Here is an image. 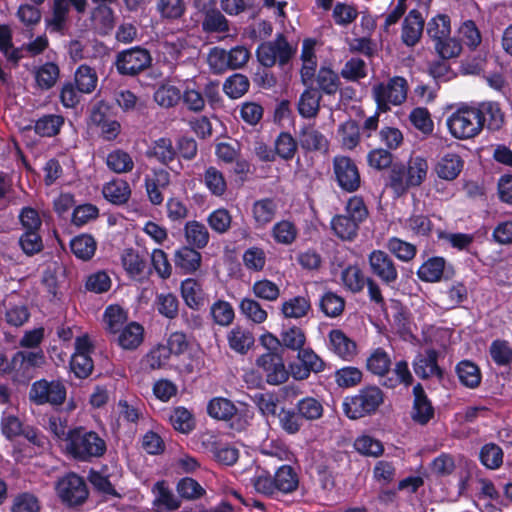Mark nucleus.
<instances>
[{
  "mask_svg": "<svg viewBox=\"0 0 512 512\" xmlns=\"http://www.w3.org/2000/svg\"><path fill=\"white\" fill-rule=\"evenodd\" d=\"M439 353L436 349L430 348L425 351V355H419L414 362V371L422 379H428L436 376L443 378L444 371L438 365Z\"/></svg>",
  "mask_w": 512,
  "mask_h": 512,
  "instance_id": "4be33fe9",
  "label": "nucleus"
},
{
  "mask_svg": "<svg viewBox=\"0 0 512 512\" xmlns=\"http://www.w3.org/2000/svg\"><path fill=\"white\" fill-rule=\"evenodd\" d=\"M169 422L174 430L182 434H189L196 427L194 415L183 406H178L171 410Z\"/></svg>",
  "mask_w": 512,
  "mask_h": 512,
  "instance_id": "e433bc0d",
  "label": "nucleus"
},
{
  "mask_svg": "<svg viewBox=\"0 0 512 512\" xmlns=\"http://www.w3.org/2000/svg\"><path fill=\"white\" fill-rule=\"evenodd\" d=\"M89 124L95 127L105 141L115 140L121 132L113 104L105 100L96 102L89 114Z\"/></svg>",
  "mask_w": 512,
  "mask_h": 512,
  "instance_id": "423d86ee",
  "label": "nucleus"
},
{
  "mask_svg": "<svg viewBox=\"0 0 512 512\" xmlns=\"http://www.w3.org/2000/svg\"><path fill=\"white\" fill-rule=\"evenodd\" d=\"M121 261L123 268L131 278L141 275L146 267V261L133 248L123 251Z\"/></svg>",
  "mask_w": 512,
  "mask_h": 512,
  "instance_id": "680f3d73",
  "label": "nucleus"
},
{
  "mask_svg": "<svg viewBox=\"0 0 512 512\" xmlns=\"http://www.w3.org/2000/svg\"><path fill=\"white\" fill-rule=\"evenodd\" d=\"M355 450L363 456L379 457L384 452L382 442L369 435H361L354 441Z\"/></svg>",
  "mask_w": 512,
  "mask_h": 512,
  "instance_id": "338daca9",
  "label": "nucleus"
},
{
  "mask_svg": "<svg viewBox=\"0 0 512 512\" xmlns=\"http://www.w3.org/2000/svg\"><path fill=\"white\" fill-rule=\"evenodd\" d=\"M249 87V79L245 75L235 73L225 80L223 91L229 98L237 99L242 97Z\"/></svg>",
  "mask_w": 512,
  "mask_h": 512,
  "instance_id": "0e129e2a",
  "label": "nucleus"
},
{
  "mask_svg": "<svg viewBox=\"0 0 512 512\" xmlns=\"http://www.w3.org/2000/svg\"><path fill=\"white\" fill-rule=\"evenodd\" d=\"M373 91L383 92L392 105H401L407 98L408 83L404 77L394 76L385 83L374 86Z\"/></svg>",
  "mask_w": 512,
  "mask_h": 512,
  "instance_id": "5701e85b",
  "label": "nucleus"
},
{
  "mask_svg": "<svg viewBox=\"0 0 512 512\" xmlns=\"http://www.w3.org/2000/svg\"><path fill=\"white\" fill-rule=\"evenodd\" d=\"M117 342L125 350H135L143 342L144 328L137 322H130L118 333Z\"/></svg>",
  "mask_w": 512,
  "mask_h": 512,
  "instance_id": "cd10ccee",
  "label": "nucleus"
},
{
  "mask_svg": "<svg viewBox=\"0 0 512 512\" xmlns=\"http://www.w3.org/2000/svg\"><path fill=\"white\" fill-rule=\"evenodd\" d=\"M391 359L383 348H376L366 360V368L373 375L384 376L390 371Z\"/></svg>",
  "mask_w": 512,
  "mask_h": 512,
  "instance_id": "49530a36",
  "label": "nucleus"
},
{
  "mask_svg": "<svg viewBox=\"0 0 512 512\" xmlns=\"http://www.w3.org/2000/svg\"><path fill=\"white\" fill-rule=\"evenodd\" d=\"M171 183V175L164 168H153L144 178V187L150 203L160 206L164 201L163 190Z\"/></svg>",
  "mask_w": 512,
  "mask_h": 512,
  "instance_id": "2eb2a0df",
  "label": "nucleus"
},
{
  "mask_svg": "<svg viewBox=\"0 0 512 512\" xmlns=\"http://www.w3.org/2000/svg\"><path fill=\"white\" fill-rule=\"evenodd\" d=\"M321 93L314 86L305 87L298 101V112L303 118H314L320 110Z\"/></svg>",
  "mask_w": 512,
  "mask_h": 512,
  "instance_id": "c85d7f7f",
  "label": "nucleus"
},
{
  "mask_svg": "<svg viewBox=\"0 0 512 512\" xmlns=\"http://www.w3.org/2000/svg\"><path fill=\"white\" fill-rule=\"evenodd\" d=\"M339 75L330 67L321 66L315 78L314 89L321 95L333 96L340 89Z\"/></svg>",
  "mask_w": 512,
  "mask_h": 512,
  "instance_id": "a878e982",
  "label": "nucleus"
},
{
  "mask_svg": "<svg viewBox=\"0 0 512 512\" xmlns=\"http://www.w3.org/2000/svg\"><path fill=\"white\" fill-rule=\"evenodd\" d=\"M66 449L75 460L91 462L100 458L107 450L106 442L95 431H88L84 427H76L67 432Z\"/></svg>",
  "mask_w": 512,
  "mask_h": 512,
  "instance_id": "f257e3e1",
  "label": "nucleus"
},
{
  "mask_svg": "<svg viewBox=\"0 0 512 512\" xmlns=\"http://www.w3.org/2000/svg\"><path fill=\"white\" fill-rule=\"evenodd\" d=\"M174 264L180 274H193L202 264V255L198 249L183 245L175 251Z\"/></svg>",
  "mask_w": 512,
  "mask_h": 512,
  "instance_id": "aec40b11",
  "label": "nucleus"
},
{
  "mask_svg": "<svg viewBox=\"0 0 512 512\" xmlns=\"http://www.w3.org/2000/svg\"><path fill=\"white\" fill-rule=\"evenodd\" d=\"M456 373L460 383L470 389L477 388L482 380L478 365L470 360H462L456 365Z\"/></svg>",
  "mask_w": 512,
  "mask_h": 512,
  "instance_id": "72a5a7b5",
  "label": "nucleus"
},
{
  "mask_svg": "<svg viewBox=\"0 0 512 512\" xmlns=\"http://www.w3.org/2000/svg\"><path fill=\"white\" fill-rule=\"evenodd\" d=\"M12 364L16 366V377L30 378L32 370L45 364V355L41 349L38 351H17L12 356Z\"/></svg>",
  "mask_w": 512,
  "mask_h": 512,
  "instance_id": "a211bd4d",
  "label": "nucleus"
},
{
  "mask_svg": "<svg viewBox=\"0 0 512 512\" xmlns=\"http://www.w3.org/2000/svg\"><path fill=\"white\" fill-rule=\"evenodd\" d=\"M368 278L357 265H348L341 272V281L344 288L353 294L363 291Z\"/></svg>",
  "mask_w": 512,
  "mask_h": 512,
  "instance_id": "f704fd0d",
  "label": "nucleus"
},
{
  "mask_svg": "<svg viewBox=\"0 0 512 512\" xmlns=\"http://www.w3.org/2000/svg\"><path fill=\"white\" fill-rule=\"evenodd\" d=\"M152 492L155 495L153 505L158 508H164L167 511H175L180 508L181 500H179L168 487L165 480L157 481Z\"/></svg>",
  "mask_w": 512,
  "mask_h": 512,
  "instance_id": "c756f323",
  "label": "nucleus"
},
{
  "mask_svg": "<svg viewBox=\"0 0 512 512\" xmlns=\"http://www.w3.org/2000/svg\"><path fill=\"white\" fill-rule=\"evenodd\" d=\"M66 395V387L60 380H37L29 391V398L34 404H50L53 407L61 406L66 400Z\"/></svg>",
  "mask_w": 512,
  "mask_h": 512,
  "instance_id": "1a4fd4ad",
  "label": "nucleus"
},
{
  "mask_svg": "<svg viewBox=\"0 0 512 512\" xmlns=\"http://www.w3.org/2000/svg\"><path fill=\"white\" fill-rule=\"evenodd\" d=\"M300 147L305 152L326 153L329 149V141L315 125L308 124L301 127L298 134Z\"/></svg>",
  "mask_w": 512,
  "mask_h": 512,
  "instance_id": "f3484780",
  "label": "nucleus"
},
{
  "mask_svg": "<svg viewBox=\"0 0 512 512\" xmlns=\"http://www.w3.org/2000/svg\"><path fill=\"white\" fill-rule=\"evenodd\" d=\"M409 121L415 129L420 131L424 136H429L433 133L434 122L431 114L426 107H415L409 114Z\"/></svg>",
  "mask_w": 512,
  "mask_h": 512,
  "instance_id": "bf43d9fd",
  "label": "nucleus"
},
{
  "mask_svg": "<svg viewBox=\"0 0 512 512\" xmlns=\"http://www.w3.org/2000/svg\"><path fill=\"white\" fill-rule=\"evenodd\" d=\"M256 366L270 385L286 382L291 374L285 367L282 354L276 351H267L260 355L256 359Z\"/></svg>",
  "mask_w": 512,
  "mask_h": 512,
  "instance_id": "9b49d317",
  "label": "nucleus"
},
{
  "mask_svg": "<svg viewBox=\"0 0 512 512\" xmlns=\"http://www.w3.org/2000/svg\"><path fill=\"white\" fill-rule=\"evenodd\" d=\"M102 193L104 198L114 205L125 204L131 195V189L125 180H112L103 186Z\"/></svg>",
  "mask_w": 512,
  "mask_h": 512,
  "instance_id": "2f4dec72",
  "label": "nucleus"
},
{
  "mask_svg": "<svg viewBox=\"0 0 512 512\" xmlns=\"http://www.w3.org/2000/svg\"><path fill=\"white\" fill-rule=\"evenodd\" d=\"M332 351L345 361H351L357 354V345L342 330L333 329L329 332Z\"/></svg>",
  "mask_w": 512,
  "mask_h": 512,
  "instance_id": "b1692460",
  "label": "nucleus"
},
{
  "mask_svg": "<svg viewBox=\"0 0 512 512\" xmlns=\"http://www.w3.org/2000/svg\"><path fill=\"white\" fill-rule=\"evenodd\" d=\"M330 225L339 239L353 241L358 236L361 224L345 214H337L332 217Z\"/></svg>",
  "mask_w": 512,
  "mask_h": 512,
  "instance_id": "bb28decb",
  "label": "nucleus"
},
{
  "mask_svg": "<svg viewBox=\"0 0 512 512\" xmlns=\"http://www.w3.org/2000/svg\"><path fill=\"white\" fill-rule=\"evenodd\" d=\"M464 165L465 161L458 153L446 152L438 159L434 170L440 179L453 181L463 171Z\"/></svg>",
  "mask_w": 512,
  "mask_h": 512,
  "instance_id": "6ab92c4d",
  "label": "nucleus"
},
{
  "mask_svg": "<svg viewBox=\"0 0 512 512\" xmlns=\"http://www.w3.org/2000/svg\"><path fill=\"white\" fill-rule=\"evenodd\" d=\"M504 452L495 443L484 444L479 452L480 463L487 469L496 470L503 464Z\"/></svg>",
  "mask_w": 512,
  "mask_h": 512,
  "instance_id": "09e8293b",
  "label": "nucleus"
},
{
  "mask_svg": "<svg viewBox=\"0 0 512 512\" xmlns=\"http://www.w3.org/2000/svg\"><path fill=\"white\" fill-rule=\"evenodd\" d=\"M180 290L182 298L189 308L199 310L204 305L203 289L196 279L188 278L182 281Z\"/></svg>",
  "mask_w": 512,
  "mask_h": 512,
  "instance_id": "473e14b6",
  "label": "nucleus"
},
{
  "mask_svg": "<svg viewBox=\"0 0 512 512\" xmlns=\"http://www.w3.org/2000/svg\"><path fill=\"white\" fill-rule=\"evenodd\" d=\"M277 208V203L273 198L266 197L256 200L251 208L255 228H265L271 223L275 218Z\"/></svg>",
  "mask_w": 512,
  "mask_h": 512,
  "instance_id": "393cba45",
  "label": "nucleus"
},
{
  "mask_svg": "<svg viewBox=\"0 0 512 512\" xmlns=\"http://www.w3.org/2000/svg\"><path fill=\"white\" fill-rule=\"evenodd\" d=\"M210 452L215 461L225 466L234 465L239 458V450L227 443L212 442Z\"/></svg>",
  "mask_w": 512,
  "mask_h": 512,
  "instance_id": "052dcab7",
  "label": "nucleus"
},
{
  "mask_svg": "<svg viewBox=\"0 0 512 512\" xmlns=\"http://www.w3.org/2000/svg\"><path fill=\"white\" fill-rule=\"evenodd\" d=\"M297 147V140L286 131L280 132L274 141L275 156L284 161H290L294 158Z\"/></svg>",
  "mask_w": 512,
  "mask_h": 512,
  "instance_id": "37998d69",
  "label": "nucleus"
},
{
  "mask_svg": "<svg viewBox=\"0 0 512 512\" xmlns=\"http://www.w3.org/2000/svg\"><path fill=\"white\" fill-rule=\"evenodd\" d=\"M319 309L326 317L336 318L345 309V299L333 291H327L319 300Z\"/></svg>",
  "mask_w": 512,
  "mask_h": 512,
  "instance_id": "de8ad7c7",
  "label": "nucleus"
},
{
  "mask_svg": "<svg viewBox=\"0 0 512 512\" xmlns=\"http://www.w3.org/2000/svg\"><path fill=\"white\" fill-rule=\"evenodd\" d=\"M297 52V45H292L284 33H277L274 40L262 42L257 50L258 61L265 67L271 68L276 63L287 65Z\"/></svg>",
  "mask_w": 512,
  "mask_h": 512,
  "instance_id": "39448f33",
  "label": "nucleus"
},
{
  "mask_svg": "<svg viewBox=\"0 0 512 512\" xmlns=\"http://www.w3.org/2000/svg\"><path fill=\"white\" fill-rule=\"evenodd\" d=\"M59 75L58 65L54 62H46L35 73L36 84L41 90H49L56 84Z\"/></svg>",
  "mask_w": 512,
  "mask_h": 512,
  "instance_id": "3c124183",
  "label": "nucleus"
},
{
  "mask_svg": "<svg viewBox=\"0 0 512 512\" xmlns=\"http://www.w3.org/2000/svg\"><path fill=\"white\" fill-rule=\"evenodd\" d=\"M412 420L421 426L427 425L435 416V408L421 383L413 387Z\"/></svg>",
  "mask_w": 512,
  "mask_h": 512,
  "instance_id": "dca6fc26",
  "label": "nucleus"
},
{
  "mask_svg": "<svg viewBox=\"0 0 512 512\" xmlns=\"http://www.w3.org/2000/svg\"><path fill=\"white\" fill-rule=\"evenodd\" d=\"M203 182L213 196L222 197L227 191V182L223 173L214 166L205 169Z\"/></svg>",
  "mask_w": 512,
  "mask_h": 512,
  "instance_id": "a18cd8bd",
  "label": "nucleus"
},
{
  "mask_svg": "<svg viewBox=\"0 0 512 512\" xmlns=\"http://www.w3.org/2000/svg\"><path fill=\"white\" fill-rule=\"evenodd\" d=\"M253 485L257 492L267 496H272L275 492L290 494L297 490L299 476L295 468L285 464L276 470L273 477L268 473L258 475Z\"/></svg>",
  "mask_w": 512,
  "mask_h": 512,
  "instance_id": "7ed1b4c3",
  "label": "nucleus"
},
{
  "mask_svg": "<svg viewBox=\"0 0 512 512\" xmlns=\"http://www.w3.org/2000/svg\"><path fill=\"white\" fill-rule=\"evenodd\" d=\"M368 265L371 274L390 288L398 281V269L392 257L385 251L375 249L368 255Z\"/></svg>",
  "mask_w": 512,
  "mask_h": 512,
  "instance_id": "9d476101",
  "label": "nucleus"
},
{
  "mask_svg": "<svg viewBox=\"0 0 512 512\" xmlns=\"http://www.w3.org/2000/svg\"><path fill=\"white\" fill-rule=\"evenodd\" d=\"M450 33L451 25L448 15L438 14L428 21L427 34L434 41V44L450 36Z\"/></svg>",
  "mask_w": 512,
  "mask_h": 512,
  "instance_id": "864d4df0",
  "label": "nucleus"
},
{
  "mask_svg": "<svg viewBox=\"0 0 512 512\" xmlns=\"http://www.w3.org/2000/svg\"><path fill=\"white\" fill-rule=\"evenodd\" d=\"M334 180L341 191L357 192L362 185L359 167L354 159L346 155H336L332 160Z\"/></svg>",
  "mask_w": 512,
  "mask_h": 512,
  "instance_id": "0eeeda50",
  "label": "nucleus"
},
{
  "mask_svg": "<svg viewBox=\"0 0 512 512\" xmlns=\"http://www.w3.org/2000/svg\"><path fill=\"white\" fill-rule=\"evenodd\" d=\"M96 241L89 234L75 236L70 241L71 252L79 259L90 260L96 251Z\"/></svg>",
  "mask_w": 512,
  "mask_h": 512,
  "instance_id": "c03bdc74",
  "label": "nucleus"
},
{
  "mask_svg": "<svg viewBox=\"0 0 512 512\" xmlns=\"http://www.w3.org/2000/svg\"><path fill=\"white\" fill-rule=\"evenodd\" d=\"M385 394L377 385H365L343 399L342 409L347 418L358 420L373 416L383 405Z\"/></svg>",
  "mask_w": 512,
  "mask_h": 512,
  "instance_id": "f03ea898",
  "label": "nucleus"
},
{
  "mask_svg": "<svg viewBox=\"0 0 512 512\" xmlns=\"http://www.w3.org/2000/svg\"><path fill=\"white\" fill-rule=\"evenodd\" d=\"M342 146L348 150L355 149L360 143V126L356 120L349 119L339 126Z\"/></svg>",
  "mask_w": 512,
  "mask_h": 512,
  "instance_id": "4d7b16f0",
  "label": "nucleus"
},
{
  "mask_svg": "<svg viewBox=\"0 0 512 512\" xmlns=\"http://www.w3.org/2000/svg\"><path fill=\"white\" fill-rule=\"evenodd\" d=\"M39 498L31 492H20L12 500L10 512H40Z\"/></svg>",
  "mask_w": 512,
  "mask_h": 512,
  "instance_id": "69168bd1",
  "label": "nucleus"
},
{
  "mask_svg": "<svg viewBox=\"0 0 512 512\" xmlns=\"http://www.w3.org/2000/svg\"><path fill=\"white\" fill-rule=\"evenodd\" d=\"M386 247L390 253L403 262L411 261L417 254V247L414 244L398 237L389 238Z\"/></svg>",
  "mask_w": 512,
  "mask_h": 512,
  "instance_id": "13d9d810",
  "label": "nucleus"
},
{
  "mask_svg": "<svg viewBox=\"0 0 512 512\" xmlns=\"http://www.w3.org/2000/svg\"><path fill=\"white\" fill-rule=\"evenodd\" d=\"M187 246L203 249L209 243L210 235L206 226L196 220L188 221L184 227Z\"/></svg>",
  "mask_w": 512,
  "mask_h": 512,
  "instance_id": "7c9ffc66",
  "label": "nucleus"
},
{
  "mask_svg": "<svg viewBox=\"0 0 512 512\" xmlns=\"http://www.w3.org/2000/svg\"><path fill=\"white\" fill-rule=\"evenodd\" d=\"M74 81L78 91L90 94L97 86L98 76L94 68L81 64L75 71Z\"/></svg>",
  "mask_w": 512,
  "mask_h": 512,
  "instance_id": "79ce46f5",
  "label": "nucleus"
},
{
  "mask_svg": "<svg viewBox=\"0 0 512 512\" xmlns=\"http://www.w3.org/2000/svg\"><path fill=\"white\" fill-rule=\"evenodd\" d=\"M424 24V18L419 10L412 9L409 11L403 21L401 32V39L406 46L413 47L419 42Z\"/></svg>",
  "mask_w": 512,
  "mask_h": 512,
  "instance_id": "412c9836",
  "label": "nucleus"
},
{
  "mask_svg": "<svg viewBox=\"0 0 512 512\" xmlns=\"http://www.w3.org/2000/svg\"><path fill=\"white\" fill-rule=\"evenodd\" d=\"M477 109L481 112V117L486 119L487 128L490 131H498L504 124V113L500 105L495 101H486L479 103Z\"/></svg>",
  "mask_w": 512,
  "mask_h": 512,
  "instance_id": "4c0bfd02",
  "label": "nucleus"
},
{
  "mask_svg": "<svg viewBox=\"0 0 512 512\" xmlns=\"http://www.w3.org/2000/svg\"><path fill=\"white\" fill-rule=\"evenodd\" d=\"M486 119L476 107L463 106L453 112L446 121L451 135L460 140L477 136L485 126Z\"/></svg>",
  "mask_w": 512,
  "mask_h": 512,
  "instance_id": "20e7f679",
  "label": "nucleus"
},
{
  "mask_svg": "<svg viewBox=\"0 0 512 512\" xmlns=\"http://www.w3.org/2000/svg\"><path fill=\"white\" fill-rule=\"evenodd\" d=\"M489 353L497 366H509L512 363V348L506 340H494L490 345Z\"/></svg>",
  "mask_w": 512,
  "mask_h": 512,
  "instance_id": "774afa93",
  "label": "nucleus"
},
{
  "mask_svg": "<svg viewBox=\"0 0 512 512\" xmlns=\"http://www.w3.org/2000/svg\"><path fill=\"white\" fill-rule=\"evenodd\" d=\"M325 368V361L311 348L300 349L297 359L289 364L290 373L296 380H305L311 373H320Z\"/></svg>",
  "mask_w": 512,
  "mask_h": 512,
  "instance_id": "ddd939ff",
  "label": "nucleus"
},
{
  "mask_svg": "<svg viewBox=\"0 0 512 512\" xmlns=\"http://www.w3.org/2000/svg\"><path fill=\"white\" fill-rule=\"evenodd\" d=\"M386 185L389 186L398 196L404 194L409 187L406 176V166L401 162L393 163L390 167Z\"/></svg>",
  "mask_w": 512,
  "mask_h": 512,
  "instance_id": "8fccbe9b",
  "label": "nucleus"
},
{
  "mask_svg": "<svg viewBox=\"0 0 512 512\" xmlns=\"http://www.w3.org/2000/svg\"><path fill=\"white\" fill-rule=\"evenodd\" d=\"M68 12L69 4L67 0H54L52 18L46 20L47 27L51 33L64 34Z\"/></svg>",
  "mask_w": 512,
  "mask_h": 512,
  "instance_id": "a19ab883",
  "label": "nucleus"
},
{
  "mask_svg": "<svg viewBox=\"0 0 512 512\" xmlns=\"http://www.w3.org/2000/svg\"><path fill=\"white\" fill-rule=\"evenodd\" d=\"M208 415L216 420H230L236 413L235 404L224 397H214L207 404Z\"/></svg>",
  "mask_w": 512,
  "mask_h": 512,
  "instance_id": "58836bf2",
  "label": "nucleus"
},
{
  "mask_svg": "<svg viewBox=\"0 0 512 512\" xmlns=\"http://www.w3.org/2000/svg\"><path fill=\"white\" fill-rule=\"evenodd\" d=\"M416 274L422 282L437 283L443 279H451L455 271L452 265L447 264L444 257L433 256L420 265Z\"/></svg>",
  "mask_w": 512,
  "mask_h": 512,
  "instance_id": "4468645a",
  "label": "nucleus"
},
{
  "mask_svg": "<svg viewBox=\"0 0 512 512\" xmlns=\"http://www.w3.org/2000/svg\"><path fill=\"white\" fill-rule=\"evenodd\" d=\"M311 309L310 300L303 296H295L282 304L281 311L286 318H302Z\"/></svg>",
  "mask_w": 512,
  "mask_h": 512,
  "instance_id": "e2e57ef3",
  "label": "nucleus"
},
{
  "mask_svg": "<svg viewBox=\"0 0 512 512\" xmlns=\"http://www.w3.org/2000/svg\"><path fill=\"white\" fill-rule=\"evenodd\" d=\"M107 167L118 174L127 173L134 168V162L130 154L122 149L111 151L106 158Z\"/></svg>",
  "mask_w": 512,
  "mask_h": 512,
  "instance_id": "603ef678",
  "label": "nucleus"
},
{
  "mask_svg": "<svg viewBox=\"0 0 512 512\" xmlns=\"http://www.w3.org/2000/svg\"><path fill=\"white\" fill-rule=\"evenodd\" d=\"M151 64L150 51L141 46H134L116 54L115 67L121 76H137L149 68Z\"/></svg>",
  "mask_w": 512,
  "mask_h": 512,
  "instance_id": "6e6552de",
  "label": "nucleus"
},
{
  "mask_svg": "<svg viewBox=\"0 0 512 512\" xmlns=\"http://www.w3.org/2000/svg\"><path fill=\"white\" fill-rule=\"evenodd\" d=\"M210 315L216 325L227 327L233 323L235 311L228 301L219 299L211 305Z\"/></svg>",
  "mask_w": 512,
  "mask_h": 512,
  "instance_id": "5fc2aeb1",
  "label": "nucleus"
},
{
  "mask_svg": "<svg viewBox=\"0 0 512 512\" xmlns=\"http://www.w3.org/2000/svg\"><path fill=\"white\" fill-rule=\"evenodd\" d=\"M106 330L111 334H117L127 321L126 311L119 305H109L103 315Z\"/></svg>",
  "mask_w": 512,
  "mask_h": 512,
  "instance_id": "6e6d98bb",
  "label": "nucleus"
},
{
  "mask_svg": "<svg viewBox=\"0 0 512 512\" xmlns=\"http://www.w3.org/2000/svg\"><path fill=\"white\" fill-rule=\"evenodd\" d=\"M56 490L62 502L68 506L83 504L89 495L84 479L76 473H69L60 479Z\"/></svg>",
  "mask_w": 512,
  "mask_h": 512,
  "instance_id": "f8f14e48",
  "label": "nucleus"
},
{
  "mask_svg": "<svg viewBox=\"0 0 512 512\" xmlns=\"http://www.w3.org/2000/svg\"><path fill=\"white\" fill-rule=\"evenodd\" d=\"M227 340L230 349L242 355L248 352L255 341L253 334L241 326L234 327L228 333Z\"/></svg>",
  "mask_w": 512,
  "mask_h": 512,
  "instance_id": "c9c22d12",
  "label": "nucleus"
},
{
  "mask_svg": "<svg viewBox=\"0 0 512 512\" xmlns=\"http://www.w3.org/2000/svg\"><path fill=\"white\" fill-rule=\"evenodd\" d=\"M64 117L57 114H47L36 120L34 131L41 137H54L60 133L64 125Z\"/></svg>",
  "mask_w": 512,
  "mask_h": 512,
  "instance_id": "ea45409f",
  "label": "nucleus"
}]
</instances>
